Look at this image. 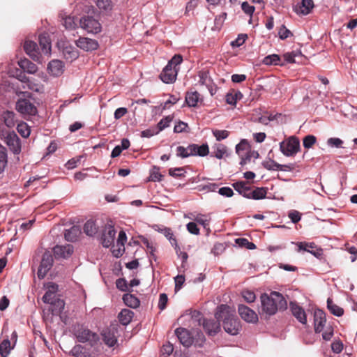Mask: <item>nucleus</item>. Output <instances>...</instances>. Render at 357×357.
<instances>
[{
  "mask_svg": "<svg viewBox=\"0 0 357 357\" xmlns=\"http://www.w3.org/2000/svg\"><path fill=\"white\" fill-rule=\"evenodd\" d=\"M260 314L271 316L278 310H284L287 307V303L284 296L279 292L272 291L270 294H263L260 297Z\"/></svg>",
  "mask_w": 357,
  "mask_h": 357,
  "instance_id": "f257e3e1",
  "label": "nucleus"
},
{
  "mask_svg": "<svg viewBox=\"0 0 357 357\" xmlns=\"http://www.w3.org/2000/svg\"><path fill=\"white\" fill-rule=\"evenodd\" d=\"M215 317L218 321H222L224 330L227 333L235 335L239 333L241 328L240 321L229 306L223 304L219 305Z\"/></svg>",
  "mask_w": 357,
  "mask_h": 357,
  "instance_id": "f03ea898",
  "label": "nucleus"
},
{
  "mask_svg": "<svg viewBox=\"0 0 357 357\" xmlns=\"http://www.w3.org/2000/svg\"><path fill=\"white\" fill-rule=\"evenodd\" d=\"M182 61V56L179 54L174 55L172 59L169 61L160 75L161 80L164 83L170 84L176 81L178 73L177 66L181 64Z\"/></svg>",
  "mask_w": 357,
  "mask_h": 357,
  "instance_id": "7ed1b4c3",
  "label": "nucleus"
},
{
  "mask_svg": "<svg viewBox=\"0 0 357 357\" xmlns=\"http://www.w3.org/2000/svg\"><path fill=\"white\" fill-rule=\"evenodd\" d=\"M73 333L77 341L82 343L89 342L92 345L98 340V335L96 333L79 324L73 326Z\"/></svg>",
  "mask_w": 357,
  "mask_h": 357,
  "instance_id": "20e7f679",
  "label": "nucleus"
},
{
  "mask_svg": "<svg viewBox=\"0 0 357 357\" xmlns=\"http://www.w3.org/2000/svg\"><path fill=\"white\" fill-rule=\"evenodd\" d=\"M79 26L89 33L96 34L101 31L99 21L91 15H83L79 20Z\"/></svg>",
  "mask_w": 357,
  "mask_h": 357,
  "instance_id": "39448f33",
  "label": "nucleus"
},
{
  "mask_svg": "<svg viewBox=\"0 0 357 357\" xmlns=\"http://www.w3.org/2000/svg\"><path fill=\"white\" fill-rule=\"evenodd\" d=\"M280 149L285 156H293L300 150V142L297 137L291 136L280 143Z\"/></svg>",
  "mask_w": 357,
  "mask_h": 357,
  "instance_id": "423d86ee",
  "label": "nucleus"
},
{
  "mask_svg": "<svg viewBox=\"0 0 357 357\" xmlns=\"http://www.w3.org/2000/svg\"><path fill=\"white\" fill-rule=\"evenodd\" d=\"M16 109L23 116H35L38 109L31 100L28 98H20L16 102Z\"/></svg>",
  "mask_w": 357,
  "mask_h": 357,
  "instance_id": "0eeeda50",
  "label": "nucleus"
},
{
  "mask_svg": "<svg viewBox=\"0 0 357 357\" xmlns=\"http://www.w3.org/2000/svg\"><path fill=\"white\" fill-rule=\"evenodd\" d=\"M53 265V256L50 251H45L43 255L37 275L39 279H43Z\"/></svg>",
  "mask_w": 357,
  "mask_h": 357,
  "instance_id": "6e6552de",
  "label": "nucleus"
},
{
  "mask_svg": "<svg viewBox=\"0 0 357 357\" xmlns=\"http://www.w3.org/2000/svg\"><path fill=\"white\" fill-rule=\"evenodd\" d=\"M5 142L8 146L10 151L15 155L20 153L21 140L15 132H10L5 137Z\"/></svg>",
  "mask_w": 357,
  "mask_h": 357,
  "instance_id": "1a4fd4ad",
  "label": "nucleus"
},
{
  "mask_svg": "<svg viewBox=\"0 0 357 357\" xmlns=\"http://www.w3.org/2000/svg\"><path fill=\"white\" fill-rule=\"evenodd\" d=\"M116 233L113 226H105L101 236V243L103 247L109 248L114 244Z\"/></svg>",
  "mask_w": 357,
  "mask_h": 357,
  "instance_id": "9d476101",
  "label": "nucleus"
},
{
  "mask_svg": "<svg viewBox=\"0 0 357 357\" xmlns=\"http://www.w3.org/2000/svg\"><path fill=\"white\" fill-rule=\"evenodd\" d=\"M238 312L241 317L246 322L255 323L258 321L256 312L246 305H239Z\"/></svg>",
  "mask_w": 357,
  "mask_h": 357,
  "instance_id": "9b49d317",
  "label": "nucleus"
},
{
  "mask_svg": "<svg viewBox=\"0 0 357 357\" xmlns=\"http://www.w3.org/2000/svg\"><path fill=\"white\" fill-rule=\"evenodd\" d=\"M76 45L86 52L96 50L98 47V43L96 40L81 37L76 40Z\"/></svg>",
  "mask_w": 357,
  "mask_h": 357,
  "instance_id": "f8f14e48",
  "label": "nucleus"
},
{
  "mask_svg": "<svg viewBox=\"0 0 357 357\" xmlns=\"http://www.w3.org/2000/svg\"><path fill=\"white\" fill-rule=\"evenodd\" d=\"M175 333L179 340L181 344L185 347H189L193 343V338L190 332L184 328H178L175 331Z\"/></svg>",
  "mask_w": 357,
  "mask_h": 357,
  "instance_id": "ddd939ff",
  "label": "nucleus"
},
{
  "mask_svg": "<svg viewBox=\"0 0 357 357\" xmlns=\"http://www.w3.org/2000/svg\"><path fill=\"white\" fill-rule=\"evenodd\" d=\"M25 52L35 61L40 62V54L37 44L31 40H26L24 45Z\"/></svg>",
  "mask_w": 357,
  "mask_h": 357,
  "instance_id": "4468645a",
  "label": "nucleus"
},
{
  "mask_svg": "<svg viewBox=\"0 0 357 357\" xmlns=\"http://www.w3.org/2000/svg\"><path fill=\"white\" fill-rule=\"evenodd\" d=\"M53 251L56 258L67 259L73 254V247L70 244L64 245H58L54 248Z\"/></svg>",
  "mask_w": 357,
  "mask_h": 357,
  "instance_id": "2eb2a0df",
  "label": "nucleus"
},
{
  "mask_svg": "<svg viewBox=\"0 0 357 357\" xmlns=\"http://www.w3.org/2000/svg\"><path fill=\"white\" fill-rule=\"evenodd\" d=\"M326 322V314L321 310H317L314 313V331L320 333L323 331Z\"/></svg>",
  "mask_w": 357,
  "mask_h": 357,
  "instance_id": "dca6fc26",
  "label": "nucleus"
},
{
  "mask_svg": "<svg viewBox=\"0 0 357 357\" xmlns=\"http://www.w3.org/2000/svg\"><path fill=\"white\" fill-rule=\"evenodd\" d=\"M220 321H215L213 319H204L203 326L205 331L209 335H215L220 329Z\"/></svg>",
  "mask_w": 357,
  "mask_h": 357,
  "instance_id": "f3484780",
  "label": "nucleus"
},
{
  "mask_svg": "<svg viewBox=\"0 0 357 357\" xmlns=\"http://www.w3.org/2000/svg\"><path fill=\"white\" fill-rule=\"evenodd\" d=\"M63 68L64 66L61 61L52 60L47 66V71L51 75L54 77H59L63 74Z\"/></svg>",
  "mask_w": 357,
  "mask_h": 357,
  "instance_id": "a211bd4d",
  "label": "nucleus"
},
{
  "mask_svg": "<svg viewBox=\"0 0 357 357\" xmlns=\"http://www.w3.org/2000/svg\"><path fill=\"white\" fill-rule=\"evenodd\" d=\"M58 291V285L53 283L49 282L47 284V291L43 296V301L45 303L52 302L57 298L56 292Z\"/></svg>",
  "mask_w": 357,
  "mask_h": 357,
  "instance_id": "6ab92c4d",
  "label": "nucleus"
},
{
  "mask_svg": "<svg viewBox=\"0 0 357 357\" xmlns=\"http://www.w3.org/2000/svg\"><path fill=\"white\" fill-rule=\"evenodd\" d=\"M290 308L293 315L298 319L299 322L305 324L307 322L306 314L304 310L297 303L291 302Z\"/></svg>",
  "mask_w": 357,
  "mask_h": 357,
  "instance_id": "aec40b11",
  "label": "nucleus"
},
{
  "mask_svg": "<svg viewBox=\"0 0 357 357\" xmlns=\"http://www.w3.org/2000/svg\"><path fill=\"white\" fill-rule=\"evenodd\" d=\"M313 8L312 0H302L301 3L295 7L294 10L298 15H306L311 12Z\"/></svg>",
  "mask_w": 357,
  "mask_h": 357,
  "instance_id": "412c9836",
  "label": "nucleus"
},
{
  "mask_svg": "<svg viewBox=\"0 0 357 357\" xmlns=\"http://www.w3.org/2000/svg\"><path fill=\"white\" fill-rule=\"evenodd\" d=\"M95 3L100 13L106 15L111 14L114 7L112 0H95Z\"/></svg>",
  "mask_w": 357,
  "mask_h": 357,
  "instance_id": "4be33fe9",
  "label": "nucleus"
},
{
  "mask_svg": "<svg viewBox=\"0 0 357 357\" xmlns=\"http://www.w3.org/2000/svg\"><path fill=\"white\" fill-rule=\"evenodd\" d=\"M158 231L162 234L169 240V243L174 247L176 253L178 255L180 248L177 244V241L174 236L172 230L169 227H162L161 228H158Z\"/></svg>",
  "mask_w": 357,
  "mask_h": 357,
  "instance_id": "5701e85b",
  "label": "nucleus"
},
{
  "mask_svg": "<svg viewBox=\"0 0 357 357\" xmlns=\"http://www.w3.org/2000/svg\"><path fill=\"white\" fill-rule=\"evenodd\" d=\"M39 45L43 54H49L51 52V42L47 33H41L38 37Z\"/></svg>",
  "mask_w": 357,
  "mask_h": 357,
  "instance_id": "b1692460",
  "label": "nucleus"
},
{
  "mask_svg": "<svg viewBox=\"0 0 357 357\" xmlns=\"http://www.w3.org/2000/svg\"><path fill=\"white\" fill-rule=\"evenodd\" d=\"M18 65L22 70L29 74H34L38 70L37 66L27 59L20 60L18 61Z\"/></svg>",
  "mask_w": 357,
  "mask_h": 357,
  "instance_id": "393cba45",
  "label": "nucleus"
},
{
  "mask_svg": "<svg viewBox=\"0 0 357 357\" xmlns=\"http://www.w3.org/2000/svg\"><path fill=\"white\" fill-rule=\"evenodd\" d=\"M1 120L8 128H13L17 123L15 114L12 111L3 112L1 114Z\"/></svg>",
  "mask_w": 357,
  "mask_h": 357,
  "instance_id": "a878e982",
  "label": "nucleus"
},
{
  "mask_svg": "<svg viewBox=\"0 0 357 357\" xmlns=\"http://www.w3.org/2000/svg\"><path fill=\"white\" fill-rule=\"evenodd\" d=\"M47 303L51 305L50 310L53 315H59L63 310L65 306L64 301L59 298Z\"/></svg>",
  "mask_w": 357,
  "mask_h": 357,
  "instance_id": "bb28decb",
  "label": "nucleus"
},
{
  "mask_svg": "<svg viewBox=\"0 0 357 357\" xmlns=\"http://www.w3.org/2000/svg\"><path fill=\"white\" fill-rule=\"evenodd\" d=\"M234 188L244 197L248 198L250 192V187L245 181H238L233 184Z\"/></svg>",
  "mask_w": 357,
  "mask_h": 357,
  "instance_id": "cd10ccee",
  "label": "nucleus"
},
{
  "mask_svg": "<svg viewBox=\"0 0 357 357\" xmlns=\"http://www.w3.org/2000/svg\"><path fill=\"white\" fill-rule=\"evenodd\" d=\"M70 354L75 357H89L90 351L85 347L76 344L72 348Z\"/></svg>",
  "mask_w": 357,
  "mask_h": 357,
  "instance_id": "c85d7f7f",
  "label": "nucleus"
},
{
  "mask_svg": "<svg viewBox=\"0 0 357 357\" xmlns=\"http://www.w3.org/2000/svg\"><path fill=\"white\" fill-rule=\"evenodd\" d=\"M134 312L129 309H123L119 314V320L124 326L128 325L132 321Z\"/></svg>",
  "mask_w": 357,
  "mask_h": 357,
  "instance_id": "c756f323",
  "label": "nucleus"
},
{
  "mask_svg": "<svg viewBox=\"0 0 357 357\" xmlns=\"http://www.w3.org/2000/svg\"><path fill=\"white\" fill-rule=\"evenodd\" d=\"M102 340L105 344L108 347H114L117 342V339L114 332L111 331H105L102 333Z\"/></svg>",
  "mask_w": 357,
  "mask_h": 357,
  "instance_id": "7c9ffc66",
  "label": "nucleus"
},
{
  "mask_svg": "<svg viewBox=\"0 0 357 357\" xmlns=\"http://www.w3.org/2000/svg\"><path fill=\"white\" fill-rule=\"evenodd\" d=\"M63 25L66 29L74 30L79 26L77 20L74 16L67 15L62 17Z\"/></svg>",
  "mask_w": 357,
  "mask_h": 357,
  "instance_id": "2f4dec72",
  "label": "nucleus"
},
{
  "mask_svg": "<svg viewBox=\"0 0 357 357\" xmlns=\"http://www.w3.org/2000/svg\"><path fill=\"white\" fill-rule=\"evenodd\" d=\"M81 231L78 227L73 226L69 229L66 230L64 236L68 241L73 242L77 240Z\"/></svg>",
  "mask_w": 357,
  "mask_h": 357,
  "instance_id": "473e14b6",
  "label": "nucleus"
},
{
  "mask_svg": "<svg viewBox=\"0 0 357 357\" xmlns=\"http://www.w3.org/2000/svg\"><path fill=\"white\" fill-rule=\"evenodd\" d=\"M124 303L132 308H136L139 305V300L134 295L126 294L123 296Z\"/></svg>",
  "mask_w": 357,
  "mask_h": 357,
  "instance_id": "72a5a7b5",
  "label": "nucleus"
},
{
  "mask_svg": "<svg viewBox=\"0 0 357 357\" xmlns=\"http://www.w3.org/2000/svg\"><path fill=\"white\" fill-rule=\"evenodd\" d=\"M63 54L66 59L70 61L76 59L78 57L77 50L70 45L66 46L63 50Z\"/></svg>",
  "mask_w": 357,
  "mask_h": 357,
  "instance_id": "f704fd0d",
  "label": "nucleus"
},
{
  "mask_svg": "<svg viewBox=\"0 0 357 357\" xmlns=\"http://www.w3.org/2000/svg\"><path fill=\"white\" fill-rule=\"evenodd\" d=\"M192 219L197 223L202 225L204 229L209 230V222L211 220V218L208 215L197 214L194 215Z\"/></svg>",
  "mask_w": 357,
  "mask_h": 357,
  "instance_id": "c9c22d12",
  "label": "nucleus"
},
{
  "mask_svg": "<svg viewBox=\"0 0 357 357\" xmlns=\"http://www.w3.org/2000/svg\"><path fill=\"white\" fill-rule=\"evenodd\" d=\"M327 307L329 311L335 316L341 317L344 314V310L335 304L332 299L328 298L327 300Z\"/></svg>",
  "mask_w": 357,
  "mask_h": 357,
  "instance_id": "e433bc0d",
  "label": "nucleus"
},
{
  "mask_svg": "<svg viewBox=\"0 0 357 357\" xmlns=\"http://www.w3.org/2000/svg\"><path fill=\"white\" fill-rule=\"evenodd\" d=\"M266 190L264 188H257L255 190L250 188L248 199H253L256 200L261 199L266 197Z\"/></svg>",
  "mask_w": 357,
  "mask_h": 357,
  "instance_id": "4c0bfd02",
  "label": "nucleus"
},
{
  "mask_svg": "<svg viewBox=\"0 0 357 357\" xmlns=\"http://www.w3.org/2000/svg\"><path fill=\"white\" fill-rule=\"evenodd\" d=\"M8 164V155L6 149L0 145V174L3 173Z\"/></svg>",
  "mask_w": 357,
  "mask_h": 357,
  "instance_id": "58836bf2",
  "label": "nucleus"
},
{
  "mask_svg": "<svg viewBox=\"0 0 357 357\" xmlns=\"http://www.w3.org/2000/svg\"><path fill=\"white\" fill-rule=\"evenodd\" d=\"M199 99V94L197 91L188 92L185 96V102L189 107H195Z\"/></svg>",
  "mask_w": 357,
  "mask_h": 357,
  "instance_id": "ea45409f",
  "label": "nucleus"
},
{
  "mask_svg": "<svg viewBox=\"0 0 357 357\" xmlns=\"http://www.w3.org/2000/svg\"><path fill=\"white\" fill-rule=\"evenodd\" d=\"M174 116L172 115H168L162 118L155 126L158 133L170 126L171 122L173 121Z\"/></svg>",
  "mask_w": 357,
  "mask_h": 357,
  "instance_id": "a19ab883",
  "label": "nucleus"
},
{
  "mask_svg": "<svg viewBox=\"0 0 357 357\" xmlns=\"http://www.w3.org/2000/svg\"><path fill=\"white\" fill-rule=\"evenodd\" d=\"M213 148L214 151L211 153V156L218 159H222L227 153V147L222 144H218Z\"/></svg>",
  "mask_w": 357,
  "mask_h": 357,
  "instance_id": "79ce46f5",
  "label": "nucleus"
},
{
  "mask_svg": "<svg viewBox=\"0 0 357 357\" xmlns=\"http://www.w3.org/2000/svg\"><path fill=\"white\" fill-rule=\"evenodd\" d=\"M97 231V227L93 220H88L84 225V231L87 236H93Z\"/></svg>",
  "mask_w": 357,
  "mask_h": 357,
  "instance_id": "37998d69",
  "label": "nucleus"
},
{
  "mask_svg": "<svg viewBox=\"0 0 357 357\" xmlns=\"http://www.w3.org/2000/svg\"><path fill=\"white\" fill-rule=\"evenodd\" d=\"M263 166L268 170H283L282 165L278 164V162L271 159H268V160L264 161L263 162Z\"/></svg>",
  "mask_w": 357,
  "mask_h": 357,
  "instance_id": "c03bdc74",
  "label": "nucleus"
},
{
  "mask_svg": "<svg viewBox=\"0 0 357 357\" xmlns=\"http://www.w3.org/2000/svg\"><path fill=\"white\" fill-rule=\"evenodd\" d=\"M10 351V342L8 339L3 340L0 344V354L2 357H7Z\"/></svg>",
  "mask_w": 357,
  "mask_h": 357,
  "instance_id": "a18cd8bd",
  "label": "nucleus"
},
{
  "mask_svg": "<svg viewBox=\"0 0 357 357\" xmlns=\"http://www.w3.org/2000/svg\"><path fill=\"white\" fill-rule=\"evenodd\" d=\"M212 133L217 141L223 140L227 138L229 135V132L226 130L213 129Z\"/></svg>",
  "mask_w": 357,
  "mask_h": 357,
  "instance_id": "49530a36",
  "label": "nucleus"
},
{
  "mask_svg": "<svg viewBox=\"0 0 357 357\" xmlns=\"http://www.w3.org/2000/svg\"><path fill=\"white\" fill-rule=\"evenodd\" d=\"M280 58L278 54L268 55L264 57L263 63L266 65H278Z\"/></svg>",
  "mask_w": 357,
  "mask_h": 357,
  "instance_id": "de8ad7c7",
  "label": "nucleus"
},
{
  "mask_svg": "<svg viewBox=\"0 0 357 357\" xmlns=\"http://www.w3.org/2000/svg\"><path fill=\"white\" fill-rule=\"evenodd\" d=\"M17 132L23 137H28L30 135V129L26 123H20L17 126Z\"/></svg>",
  "mask_w": 357,
  "mask_h": 357,
  "instance_id": "09e8293b",
  "label": "nucleus"
},
{
  "mask_svg": "<svg viewBox=\"0 0 357 357\" xmlns=\"http://www.w3.org/2000/svg\"><path fill=\"white\" fill-rule=\"evenodd\" d=\"M316 142H317L316 137L314 135H309L305 136L303 138V144L305 149H308L312 148V146L316 143Z\"/></svg>",
  "mask_w": 357,
  "mask_h": 357,
  "instance_id": "8fccbe9b",
  "label": "nucleus"
},
{
  "mask_svg": "<svg viewBox=\"0 0 357 357\" xmlns=\"http://www.w3.org/2000/svg\"><path fill=\"white\" fill-rule=\"evenodd\" d=\"M185 171L183 167L170 168L169 174L175 178H180L184 176Z\"/></svg>",
  "mask_w": 357,
  "mask_h": 357,
  "instance_id": "3c124183",
  "label": "nucleus"
},
{
  "mask_svg": "<svg viewBox=\"0 0 357 357\" xmlns=\"http://www.w3.org/2000/svg\"><path fill=\"white\" fill-rule=\"evenodd\" d=\"M197 155L204 157L208 154L209 149L207 144H203L201 146L197 144Z\"/></svg>",
  "mask_w": 357,
  "mask_h": 357,
  "instance_id": "603ef678",
  "label": "nucleus"
},
{
  "mask_svg": "<svg viewBox=\"0 0 357 357\" xmlns=\"http://www.w3.org/2000/svg\"><path fill=\"white\" fill-rule=\"evenodd\" d=\"M342 144L343 141L337 137H331L327 140V144L331 147L340 148Z\"/></svg>",
  "mask_w": 357,
  "mask_h": 357,
  "instance_id": "864d4df0",
  "label": "nucleus"
},
{
  "mask_svg": "<svg viewBox=\"0 0 357 357\" xmlns=\"http://www.w3.org/2000/svg\"><path fill=\"white\" fill-rule=\"evenodd\" d=\"M158 132L155 127L150 128L141 132L142 137L150 138L153 135H158Z\"/></svg>",
  "mask_w": 357,
  "mask_h": 357,
  "instance_id": "5fc2aeb1",
  "label": "nucleus"
},
{
  "mask_svg": "<svg viewBox=\"0 0 357 357\" xmlns=\"http://www.w3.org/2000/svg\"><path fill=\"white\" fill-rule=\"evenodd\" d=\"M242 296L244 300L248 303H252L255 301L256 296L253 291L246 290L242 292Z\"/></svg>",
  "mask_w": 357,
  "mask_h": 357,
  "instance_id": "6e6d98bb",
  "label": "nucleus"
},
{
  "mask_svg": "<svg viewBox=\"0 0 357 357\" xmlns=\"http://www.w3.org/2000/svg\"><path fill=\"white\" fill-rule=\"evenodd\" d=\"M19 73V75H17V79L20 80V82H23V83H25V84H27V86H28V88L31 89V90H34V87L33 86H31L29 84V79L28 77L26 76V75L24 74V71L23 70H18L17 71Z\"/></svg>",
  "mask_w": 357,
  "mask_h": 357,
  "instance_id": "4d7b16f0",
  "label": "nucleus"
},
{
  "mask_svg": "<svg viewBox=\"0 0 357 357\" xmlns=\"http://www.w3.org/2000/svg\"><path fill=\"white\" fill-rule=\"evenodd\" d=\"M247 37L248 36L246 34L238 35V38L236 40L231 42V45L232 47H236L241 46L245 43Z\"/></svg>",
  "mask_w": 357,
  "mask_h": 357,
  "instance_id": "13d9d810",
  "label": "nucleus"
},
{
  "mask_svg": "<svg viewBox=\"0 0 357 357\" xmlns=\"http://www.w3.org/2000/svg\"><path fill=\"white\" fill-rule=\"evenodd\" d=\"M278 35L280 39L284 40L291 36L292 33L284 25H282L278 31Z\"/></svg>",
  "mask_w": 357,
  "mask_h": 357,
  "instance_id": "bf43d9fd",
  "label": "nucleus"
},
{
  "mask_svg": "<svg viewBox=\"0 0 357 357\" xmlns=\"http://www.w3.org/2000/svg\"><path fill=\"white\" fill-rule=\"evenodd\" d=\"M289 218L293 223H297L301 219V214L296 210H291L289 212Z\"/></svg>",
  "mask_w": 357,
  "mask_h": 357,
  "instance_id": "052dcab7",
  "label": "nucleus"
},
{
  "mask_svg": "<svg viewBox=\"0 0 357 357\" xmlns=\"http://www.w3.org/2000/svg\"><path fill=\"white\" fill-rule=\"evenodd\" d=\"M116 287L122 291H126L129 290L127 281L124 278H119L116 280Z\"/></svg>",
  "mask_w": 357,
  "mask_h": 357,
  "instance_id": "680f3d73",
  "label": "nucleus"
},
{
  "mask_svg": "<svg viewBox=\"0 0 357 357\" xmlns=\"http://www.w3.org/2000/svg\"><path fill=\"white\" fill-rule=\"evenodd\" d=\"M168 301V298L166 294L163 293L160 295L159 302H158V307L160 310H163L165 309L167 306V303Z\"/></svg>",
  "mask_w": 357,
  "mask_h": 357,
  "instance_id": "e2e57ef3",
  "label": "nucleus"
},
{
  "mask_svg": "<svg viewBox=\"0 0 357 357\" xmlns=\"http://www.w3.org/2000/svg\"><path fill=\"white\" fill-rule=\"evenodd\" d=\"M301 54V53L300 52H287V53L284 54V58L285 61L289 63H294L295 57Z\"/></svg>",
  "mask_w": 357,
  "mask_h": 357,
  "instance_id": "0e129e2a",
  "label": "nucleus"
},
{
  "mask_svg": "<svg viewBox=\"0 0 357 357\" xmlns=\"http://www.w3.org/2000/svg\"><path fill=\"white\" fill-rule=\"evenodd\" d=\"M188 231L192 234L198 235L199 234V229L198 228L196 222H190L186 225Z\"/></svg>",
  "mask_w": 357,
  "mask_h": 357,
  "instance_id": "69168bd1",
  "label": "nucleus"
},
{
  "mask_svg": "<svg viewBox=\"0 0 357 357\" xmlns=\"http://www.w3.org/2000/svg\"><path fill=\"white\" fill-rule=\"evenodd\" d=\"M218 193L226 197H231L234 195L233 190L229 187H222L218 190Z\"/></svg>",
  "mask_w": 357,
  "mask_h": 357,
  "instance_id": "338daca9",
  "label": "nucleus"
},
{
  "mask_svg": "<svg viewBox=\"0 0 357 357\" xmlns=\"http://www.w3.org/2000/svg\"><path fill=\"white\" fill-rule=\"evenodd\" d=\"M126 241L127 236L126 232L121 230L119 234L118 238L116 241L117 245L123 248Z\"/></svg>",
  "mask_w": 357,
  "mask_h": 357,
  "instance_id": "774afa93",
  "label": "nucleus"
}]
</instances>
